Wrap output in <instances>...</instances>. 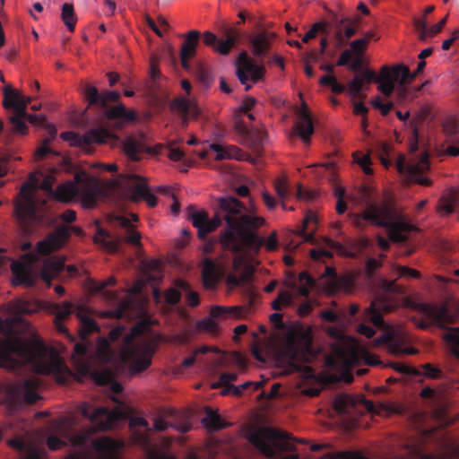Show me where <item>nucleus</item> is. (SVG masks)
<instances>
[{
  "label": "nucleus",
  "mask_w": 459,
  "mask_h": 459,
  "mask_svg": "<svg viewBox=\"0 0 459 459\" xmlns=\"http://www.w3.org/2000/svg\"><path fill=\"white\" fill-rule=\"evenodd\" d=\"M115 221L118 226L125 230L126 241L134 246L140 247L142 236L135 230L134 225L132 221L125 216H117Z\"/></svg>",
  "instance_id": "f704fd0d"
},
{
  "label": "nucleus",
  "mask_w": 459,
  "mask_h": 459,
  "mask_svg": "<svg viewBox=\"0 0 459 459\" xmlns=\"http://www.w3.org/2000/svg\"><path fill=\"white\" fill-rule=\"evenodd\" d=\"M46 450L36 446H30L25 451V459H45Z\"/></svg>",
  "instance_id": "774afa93"
},
{
  "label": "nucleus",
  "mask_w": 459,
  "mask_h": 459,
  "mask_svg": "<svg viewBox=\"0 0 459 459\" xmlns=\"http://www.w3.org/2000/svg\"><path fill=\"white\" fill-rule=\"evenodd\" d=\"M200 156L203 159L208 158L210 156H214L216 160H250L254 162V159L251 158L248 154L244 152L237 146L233 145H226L222 146L221 144L212 143L209 145V148L200 152Z\"/></svg>",
  "instance_id": "aec40b11"
},
{
  "label": "nucleus",
  "mask_w": 459,
  "mask_h": 459,
  "mask_svg": "<svg viewBox=\"0 0 459 459\" xmlns=\"http://www.w3.org/2000/svg\"><path fill=\"white\" fill-rule=\"evenodd\" d=\"M50 140L49 138H46L42 144L38 147L37 151H36V155L39 159H45L48 156H56L58 155V153L55 151H53L51 148H49L48 144L50 143Z\"/></svg>",
  "instance_id": "338daca9"
},
{
  "label": "nucleus",
  "mask_w": 459,
  "mask_h": 459,
  "mask_svg": "<svg viewBox=\"0 0 459 459\" xmlns=\"http://www.w3.org/2000/svg\"><path fill=\"white\" fill-rule=\"evenodd\" d=\"M61 19L64 24L70 31L74 30L75 23L77 21L74 8L72 4L65 3L61 8Z\"/></svg>",
  "instance_id": "c03bdc74"
},
{
  "label": "nucleus",
  "mask_w": 459,
  "mask_h": 459,
  "mask_svg": "<svg viewBox=\"0 0 459 459\" xmlns=\"http://www.w3.org/2000/svg\"><path fill=\"white\" fill-rule=\"evenodd\" d=\"M251 273L249 270H246L239 276L230 273L226 278V283L229 288L234 289L247 283L250 279Z\"/></svg>",
  "instance_id": "5fc2aeb1"
},
{
  "label": "nucleus",
  "mask_w": 459,
  "mask_h": 459,
  "mask_svg": "<svg viewBox=\"0 0 459 459\" xmlns=\"http://www.w3.org/2000/svg\"><path fill=\"white\" fill-rule=\"evenodd\" d=\"M321 459H368L361 451H342L327 453Z\"/></svg>",
  "instance_id": "09e8293b"
},
{
  "label": "nucleus",
  "mask_w": 459,
  "mask_h": 459,
  "mask_svg": "<svg viewBox=\"0 0 459 459\" xmlns=\"http://www.w3.org/2000/svg\"><path fill=\"white\" fill-rule=\"evenodd\" d=\"M171 109L181 114L183 117L184 123L187 119V116L190 114L191 103L185 97H178L173 100L171 102Z\"/></svg>",
  "instance_id": "de8ad7c7"
},
{
  "label": "nucleus",
  "mask_w": 459,
  "mask_h": 459,
  "mask_svg": "<svg viewBox=\"0 0 459 459\" xmlns=\"http://www.w3.org/2000/svg\"><path fill=\"white\" fill-rule=\"evenodd\" d=\"M83 93L89 108H100L105 118L118 121L119 127L123 124L134 122L137 118L134 110L126 109V106L122 103L115 106L108 105L109 102H117L119 100L120 93L117 91L106 90L100 92L97 87L87 84L84 87Z\"/></svg>",
  "instance_id": "9b49d317"
},
{
  "label": "nucleus",
  "mask_w": 459,
  "mask_h": 459,
  "mask_svg": "<svg viewBox=\"0 0 459 459\" xmlns=\"http://www.w3.org/2000/svg\"><path fill=\"white\" fill-rule=\"evenodd\" d=\"M361 197L367 206L361 214L355 215V223L359 226L361 221H369L372 224L387 229L390 238L395 242H403L407 239V234L414 230V226L401 217H396L394 212L388 205L378 206L371 203L369 191L366 186L360 189Z\"/></svg>",
  "instance_id": "423d86ee"
},
{
  "label": "nucleus",
  "mask_w": 459,
  "mask_h": 459,
  "mask_svg": "<svg viewBox=\"0 0 459 459\" xmlns=\"http://www.w3.org/2000/svg\"><path fill=\"white\" fill-rule=\"evenodd\" d=\"M319 83L323 86H329L333 93L341 94L348 92V84L344 85L337 81L334 74H325L319 79Z\"/></svg>",
  "instance_id": "a18cd8bd"
},
{
  "label": "nucleus",
  "mask_w": 459,
  "mask_h": 459,
  "mask_svg": "<svg viewBox=\"0 0 459 459\" xmlns=\"http://www.w3.org/2000/svg\"><path fill=\"white\" fill-rule=\"evenodd\" d=\"M219 205L220 211L212 220L205 212L196 211L193 205L186 208L187 218L197 229L199 238H205L225 221L227 228L220 237L223 248L236 254L241 253L245 247L258 252L264 244V238L254 230L264 225V219L247 214L246 206L235 197H221Z\"/></svg>",
  "instance_id": "f03ea898"
},
{
  "label": "nucleus",
  "mask_w": 459,
  "mask_h": 459,
  "mask_svg": "<svg viewBox=\"0 0 459 459\" xmlns=\"http://www.w3.org/2000/svg\"><path fill=\"white\" fill-rule=\"evenodd\" d=\"M39 385L40 380L36 377H31L11 385L8 388V394L16 403L23 402L33 404L40 398L37 393Z\"/></svg>",
  "instance_id": "6ab92c4d"
},
{
  "label": "nucleus",
  "mask_w": 459,
  "mask_h": 459,
  "mask_svg": "<svg viewBox=\"0 0 459 459\" xmlns=\"http://www.w3.org/2000/svg\"><path fill=\"white\" fill-rule=\"evenodd\" d=\"M345 193V188L343 186L337 184L334 185L333 195L337 197L336 212L339 214L344 213L347 209V204L344 201Z\"/></svg>",
  "instance_id": "bf43d9fd"
},
{
  "label": "nucleus",
  "mask_w": 459,
  "mask_h": 459,
  "mask_svg": "<svg viewBox=\"0 0 459 459\" xmlns=\"http://www.w3.org/2000/svg\"><path fill=\"white\" fill-rule=\"evenodd\" d=\"M248 440L264 455L271 459H299L298 454H283L294 452L296 443H306L303 439H296L287 432L272 428H263L250 432Z\"/></svg>",
  "instance_id": "6e6552de"
},
{
  "label": "nucleus",
  "mask_w": 459,
  "mask_h": 459,
  "mask_svg": "<svg viewBox=\"0 0 459 459\" xmlns=\"http://www.w3.org/2000/svg\"><path fill=\"white\" fill-rule=\"evenodd\" d=\"M73 305L70 302H64L56 305L55 308V320L64 321L73 313Z\"/></svg>",
  "instance_id": "e2e57ef3"
},
{
  "label": "nucleus",
  "mask_w": 459,
  "mask_h": 459,
  "mask_svg": "<svg viewBox=\"0 0 459 459\" xmlns=\"http://www.w3.org/2000/svg\"><path fill=\"white\" fill-rule=\"evenodd\" d=\"M94 241L108 253H116L118 251L120 240L112 238L110 233L104 229H98Z\"/></svg>",
  "instance_id": "e433bc0d"
},
{
  "label": "nucleus",
  "mask_w": 459,
  "mask_h": 459,
  "mask_svg": "<svg viewBox=\"0 0 459 459\" xmlns=\"http://www.w3.org/2000/svg\"><path fill=\"white\" fill-rule=\"evenodd\" d=\"M60 137L71 145L81 147L85 152H89V146L91 144H101L107 143L111 137V134L103 127L91 128L82 135L73 132L66 131L60 134Z\"/></svg>",
  "instance_id": "dca6fc26"
},
{
  "label": "nucleus",
  "mask_w": 459,
  "mask_h": 459,
  "mask_svg": "<svg viewBox=\"0 0 459 459\" xmlns=\"http://www.w3.org/2000/svg\"><path fill=\"white\" fill-rule=\"evenodd\" d=\"M126 327L124 325H117L114 327L108 334V340H103L102 345L105 349L109 348V342H117L118 341L125 333Z\"/></svg>",
  "instance_id": "0e129e2a"
},
{
  "label": "nucleus",
  "mask_w": 459,
  "mask_h": 459,
  "mask_svg": "<svg viewBox=\"0 0 459 459\" xmlns=\"http://www.w3.org/2000/svg\"><path fill=\"white\" fill-rule=\"evenodd\" d=\"M125 443L108 436L95 437L91 449L70 453L65 459H124Z\"/></svg>",
  "instance_id": "ddd939ff"
},
{
  "label": "nucleus",
  "mask_w": 459,
  "mask_h": 459,
  "mask_svg": "<svg viewBox=\"0 0 459 459\" xmlns=\"http://www.w3.org/2000/svg\"><path fill=\"white\" fill-rule=\"evenodd\" d=\"M364 82L368 83L378 82H380V77L373 70L366 68L348 82V93L352 98H359L363 90Z\"/></svg>",
  "instance_id": "cd10ccee"
},
{
  "label": "nucleus",
  "mask_w": 459,
  "mask_h": 459,
  "mask_svg": "<svg viewBox=\"0 0 459 459\" xmlns=\"http://www.w3.org/2000/svg\"><path fill=\"white\" fill-rule=\"evenodd\" d=\"M94 381L100 385H108L111 383V391L114 394H118L123 391V386L118 382H112V373L108 370L103 371H93L91 376Z\"/></svg>",
  "instance_id": "58836bf2"
},
{
  "label": "nucleus",
  "mask_w": 459,
  "mask_h": 459,
  "mask_svg": "<svg viewBox=\"0 0 459 459\" xmlns=\"http://www.w3.org/2000/svg\"><path fill=\"white\" fill-rule=\"evenodd\" d=\"M332 22L335 28V38L341 43L355 35L356 28L351 25L348 17L334 14Z\"/></svg>",
  "instance_id": "473e14b6"
},
{
  "label": "nucleus",
  "mask_w": 459,
  "mask_h": 459,
  "mask_svg": "<svg viewBox=\"0 0 459 459\" xmlns=\"http://www.w3.org/2000/svg\"><path fill=\"white\" fill-rule=\"evenodd\" d=\"M203 424L212 431L226 429L229 423L225 422L221 416L211 409L207 410L206 416L202 420Z\"/></svg>",
  "instance_id": "79ce46f5"
},
{
  "label": "nucleus",
  "mask_w": 459,
  "mask_h": 459,
  "mask_svg": "<svg viewBox=\"0 0 459 459\" xmlns=\"http://www.w3.org/2000/svg\"><path fill=\"white\" fill-rule=\"evenodd\" d=\"M150 84L145 82V105L150 104L155 109L162 108L167 101L168 93L164 85L165 77L159 67V58L152 56L150 58Z\"/></svg>",
  "instance_id": "2eb2a0df"
},
{
  "label": "nucleus",
  "mask_w": 459,
  "mask_h": 459,
  "mask_svg": "<svg viewBox=\"0 0 459 459\" xmlns=\"http://www.w3.org/2000/svg\"><path fill=\"white\" fill-rule=\"evenodd\" d=\"M202 278L206 289H214L218 283V268L210 258H205L203 263Z\"/></svg>",
  "instance_id": "72a5a7b5"
},
{
  "label": "nucleus",
  "mask_w": 459,
  "mask_h": 459,
  "mask_svg": "<svg viewBox=\"0 0 459 459\" xmlns=\"http://www.w3.org/2000/svg\"><path fill=\"white\" fill-rule=\"evenodd\" d=\"M262 386V382L247 381L239 385H229V388H232V394L236 396H239L244 394L246 390L252 387L253 390H258Z\"/></svg>",
  "instance_id": "69168bd1"
},
{
  "label": "nucleus",
  "mask_w": 459,
  "mask_h": 459,
  "mask_svg": "<svg viewBox=\"0 0 459 459\" xmlns=\"http://www.w3.org/2000/svg\"><path fill=\"white\" fill-rule=\"evenodd\" d=\"M420 313L425 316L418 326L421 329H428L431 325H436L441 329H446L444 335V340L450 347L452 354L459 359V327H447L449 324L453 323V315L449 311L446 304L434 305V304H420Z\"/></svg>",
  "instance_id": "f8f14e48"
},
{
  "label": "nucleus",
  "mask_w": 459,
  "mask_h": 459,
  "mask_svg": "<svg viewBox=\"0 0 459 459\" xmlns=\"http://www.w3.org/2000/svg\"><path fill=\"white\" fill-rule=\"evenodd\" d=\"M403 183L405 186H410L411 184H419V185L427 186H430L432 183V181L429 178L423 177L425 174L411 173V174H403Z\"/></svg>",
  "instance_id": "4d7b16f0"
},
{
  "label": "nucleus",
  "mask_w": 459,
  "mask_h": 459,
  "mask_svg": "<svg viewBox=\"0 0 459 459\" xmlns=\"http://www.w3.org/2000/svg\"><path fill=\"white\" fill-rule=\"evenodd\" d=\"M69 237L66 227H60L55 232L49 234L45 239L38 242L37 251L39 255H47L58 249L64 239Z\"/></svg>",
  "instance_id": "a878e982"
},
{
  "label": "nucleus",
  "mask_w": 459,
  "mask_h": 459,
  "mask_svg": "<svg viewBox=\"0 0 459 459\" xmlns=\"http://www.w3.org/2000/svg\"><path fill=\"white\" fill-rule=\"evenodd\" d=\"M116 283L114 277H109L106 281H99L94 283L93 291L102 292L106 299L111 301H117V296L116 293L110 290H105L108 286H113Z\"/></svg>",
  "instance_id": "8fccbe9b"
},
{
  "label": "nucleus",
  "mask_w": 459,
  "mask_h": 459,
  "mask_svg": "<svg viewBox=\"0 0 459 459\" xmlns=\"http://www.w3.org/2000/svg\"><path fill=\"white\" fill-rule=\"evenodd\" d=\"M143 317H140L136 325L126 334L121 348L120 357L125 363L132 364L138 372L143 371Z\"/></svg>",
  "instance_id": "4468645a"
},
{
  "label": "nucleus",
  "mask_w": 459,
  "mask_h": 459,
  "mask_svg": "<svg viewBox=\"0 0 459 459\" xmlns=\"http://www.w3.org/2000/svg\"><path fill=\"white\" fill-rule=\"evenodd\" d=\"M9 130L13 134H26L28 132L25 117L13 114L9 118Z\"/></svg>",
  "instance_id": "3c124183"
},
{
  "label": "nucleus",
  "mask_w": 459,
  "mask_h": 459,
  "mask_svg": "<svg viewBox=\"0 0 459 459\" xmlns=\"http://www.w3.org/2000/svg\"><path fill=\"white\" fill-rule=\"evenodd\" d=\"M182 294L186 295V302L189 307H195L199 305V294L183 279L175 280L173 285L165 290V302L171 307L176 306L180 302Z\"/></svg>",
  "instance_id": "a211bd4d"
},
{
  "label": "nucleus",
  "mask_w": 459,
  "mask_h": 459,
  "mask_svg": "<svg viewBox=\"0 0 459 459\" xmlns=\"http://www.w3.org/2000/svg\"><path fill=\"white\" fill-rule=\"evenodd\" d=\"M441 440L435 429L424 430L416 436L398 437L390 446L387 455L390 459H459V444L450 445L447 453L434 455L432 446H438Z\"/></svg>",
  "instance_id": "20e7f679"
},
{
  "label": "nucleus",
  "mask_w": 459,
  "mask_h": 459,
  "mask_svg": "<svg viewBox=\"0 0 459 459\" xmlns=\"http://www.w3.org/2000/svg\"><path fill=\"white\" fill-rule=\"evenodd\" d=\"M221 33L225 39H220L219 44L215 47V51L221 55H227L240 39L241 32L237 28L223 25Z\"/></svg>",
  "instance_id": "7c9ffc66"
},
{
  "label": "nucleus",
  "mask_w": 459,
  "mask_h": 459,
  "mask_svg": "<svg viewBox=\"0 0 459 459\" xmlns=\"http://www.w3.org/2000/svg\"><path fill=\"white\" fill-rule=\"evenodd\" d=\"M275 192L281 199L287 198L290 194V188L286 177H278L273 180Z\"/></svg>",
  "instance_id": "864d4df0"
},
{
  "label": "nucleus",
  "mask_w": 459,
  "mask_h": 459,
  "mask_svg": "<svg viewBox=\"0 0 459 459\" xmlns=\"http://www.w3.org/2000/svg\"><path fill=\"white\" fill-rule=\"evenodd\" d=\"M3 106L4 108L12 107L13 114L25 117L27 116V105L31 101V97H24L19 95L10 84L6 85L4 90Z\"/></svg>",
  "instance_id": "b1692460"
},
{
  "label": "nucleus",
  "mask_w": 459,
  "mask_h": 459,
  "mask_svg": "<svg viewBox=\"0 0 459 459\" xmlns=\"http://www.w3.org/2000/svg\"><path fill=\"white\" fill-rule=\"evenodd\" d=\"M152 325V318L149 316L147 311L145 310V370L150 367L152 363L151 355L152 351L148 337V328Z\"/></svg>",
  "instance_id": "680f3d73"
},
{
  "label": "nucleus",
  "mask_w": 459,
  "mask_h": 459,
  "mask_svg": "<svg viewBox=\"0 0 459 459\" xmlns=\"http://www.w3.org/2000/svg\"><path fill=\"white\" fill-rule=\"evenodd\" d=\"M74 350V359H77L75 363L77 364L78 372L83 377L91 376L94 370L91 369L90 363L85 360L88 351L87 346L82 343H76Z\"/></svg>",
  "instance_id": "c9c22d12"
},
{
  "label": "nucleus",
  "mask_w": 459,
  "mask_h": 459,
  "mask_svg": "<svg viewBox=\"0 0 459 459\" xmlns=\"http://www.w3.org/2000/svg\"><path fill=\"white\" fill-rule=\"evenodd\" d=\"M413 25L418 31L420 40L425 41L429 38V30L426 17H415L413 19Z\"/></svg>",
  "instance_id": "13d9d810"
},
{
  "label": "nucleus",
  "mask_w": 459,
  "mask_h": 459,
  "mask_svg": "<svg viewBox=\"0 0 459 459\" xmlns=\"http://www.w3.org/2000/svg\"><path fill=\"white\" fill-rule=\"evenodd\" d=\"M74 312L80 321V336L82 340H85L89 334L94 332H100V326L91 317V312L88 307L80 305Z\"/></svg>",
  "instance_id": "c85d7f7f"
},
{
  "label": "nucleus",
  "mask_w": 459,
  "mask_h": 459,
  "mask_svg": "<svg viewBox=\"0 0 459 459\" xmlns=\"http://www.w3.org/2000/svg\"><path fill=\"white\" fill-rule=\"evenodd\" d=\"M65 268V259L63 257L51 256L43 262L40 276L49 287L52 280L58 278Z\"/></svg>",
  "instance_id": "bb28decb"
},
{
  "label": "nucleus",
  "mask_w": 459,
  "mask_h": 459,
  "mask_svg": "<svg viewBox=\"0 0 459 459\" xmlns=\"http://www.w3.org/2000/svg\"><path fill=\"white\" fill-rule=\"evenodd\" d=\"M236 66V75L239 82L246 85L245 91H249L252 87L251 84H247L249 80L256 83L264 78L265 74L264 66L248 57L245 52L239 54Z\"/></svg>",
  "instance_id": "f3484780"
},
{
  "label": "nucleus",
  "mask_w": 459,
  "mask_h": 459,
  "mask_svg": "<svg viewBox=\"0 0 459 459\" xmlns=\"http://www.w3.org/2000/svg\"><path fill=\"white\" fill-rule=\"evenodd\" d=\"M198 30H190L186 36L180 49V60L184 68L189 67V58L195 55V49L200 39Z\"/></svg>",
  "instance_id": "c756f323"
},
{
  "label": "nucleus",
  "mask_w": 459,
  "mask_h": 459,
  "mask_svg": "<svg viewBox=\"0 0 459 459\" xmlns=\"http://www.w3.org/2000/svg\"><path fill=\"white\" fill-rule=\"evenodd\" d=\"M112 400L117 403L113 410L103 406L93 409L91 405L84 403L80 408L81 413L100 430L111 429L121 421H128L133 440L139 445H143V434L139 429L143 426V417L137 416L134 407L119 401L117 398L112 397Z\"/></svg>",
  "instance_id": "39448f33"
},
{
  "label": "nucleus",
  "mask_w": 459,
  "mask_h": 459,
  "mask_svg": "<svg viewBox=\"0 0 459 459\" xmlns=\"http://www.w3.org/2000/svg\"><path fill=\"white\" fill-rule=\"evenodd\" d=\"M293 299L294 297L290 292L281 290L279 292L277 299L272 302V307L273 309L279 311L281 309L282 306H291Z\"/></svg>",
  "instance_id": "6e6d98bb"
},
{
  "label": "nucleus",
  "mask_w": 459,
  "mask_h": 459,
  "mask_svg": "<svg viewBox=\"0 0 459 459\" xmlns=\"http://www.w3.org/2000/svg\"><path fill=\"white\" fill-rule=\"evenodd\" d=\"M179 413L170 407L158 408L152 415V427H150L145 419V459H177L167 451H155L152 449L150 433L152 430L165 431L169 428L175 429L180 433H186L191 429L187 420H179Z\"/></svg>",
  "instance_id": "9d476101"
},
{
  "label": "nucleus",
  "mask_w": 459,
  "mask_h": 459,
  "mask_svg": "<svg viewBox=\"0 0 459 459\" xmlns=\"http://www.w3.org/2000/svg\"><path fill=\"white\" fill-rule=\"evenodd\" d=\"M295 132L305 143H310V137L314 134V125L306 102L302 103V107L298 111Z\"/></svg>",
  "instance_id": "393cba45"
},
{
  "label": "nucleus",
  "mask_w": 459,
  "mask_h": 459,
  "mask_svg": "<svg viewBox=\"0 0 459 459\" xmlns=\"http://www.w3.org/2000/svg\"><path fill=\"white\" fill-rule=\"evenodd\" d=\"M276 34L268 30H261L250 37V51L258 60L264 59L271 48L272 41Z\"/></svg>",
  "instance_id": "4be33fe9"
},
{
  "label": "nucleus",
  "mask_w": 459,
  "mask_h": 459,
  "mask_svg": "<svg viewBox=\"0 0 459 459\" xmlns=\"http://www.w3.org/2000/svg\"><path fill=\"white\" fill-rule=\"evenodd\" d=\"M91 431L90 429H82L74 433H65V437L67 443L73 447H84L89 442L91 445Z\"/></svg>",
  "instance_id": "4c0bfd02"
},
{
  "label": "nucleus",
  "mask_w": 459,
  "mask_h": 459,
  "mask_svg": "<svg viewBox=\"0 0 459 459\" xmlns=\"http://www.w3.org/2000/svg\"><path fill=\"white\" fill-rule=\"evenodd\" d=\"M29 366L34 372L52 375L62 385L68 384L74 374L65 361L49 351L39 340L9 337L0 341V368L19 371Z\"/></svg>",
  "instance_id": "7ed1b4c3"
},
{
  "label": "nucleus",
  "mask_w": 459,
  "mask_h": 459,
  "mask_svg": "<svg viewBox=\"0 0 459 459\" xmlns=\"http://www.w3.org/2000/svg\"><path fill=\"white\" fill-rule=\"evenodd\" d=\"M380 82H378V91L385 97H390L394 91V82L390 76V68L384 65L380 70Z\"/></svg>",
  "instance_id": "ea45409f"
},
{
  "label": "nucleus",
  "mask_w": 459,
  "mask_h": 459,
  "mask_svg": "<svg viewBox=\"0 0 459 459\" xmlns=\"http://www.w3.org/2000/svg\"><path fill=\"white\" fill-rule=\"evenodd\" d=\"M25 120H28L32 125L39 126L46 128L51 134L52 138H54L56 134V126L47 120V117L44 114L27 113V116H25Z\"/></svg>",
  "instance_id": "37998d69"
},
{
  "label": "nucleus",
  "mask_w": 459,
  "mask_h": 459,
  "mask_svg": "<svg viewBox=\"0 0 459 459\" xmlns=\"http://www.w3.org/2000/svg\"><path fill=\"white\" fill-rule=\"evenodd\" d=\"M239 309L238 307H227L221 306L213 307L211 309V317L206 318L200 322L199 325L202 329L211 333H216L219 330L218 324L216 323V318H227V317H235L239 316Z\"/></svg>",
  "instance_id": "5701e85b"
},
{
  "label": "nucleus",
  "mask_w": 459,
  "mask_h": 459,
  "mask_svg": "<svg viewBox=\"0 0 459 459\" xmlns=\"http://www.w3.org/2000/svg\"><path fill=\"white\" fill-rule=\"evenodd\" d=\"M237 378V373L224 372L220 376L219 381L217 383L212 384V387L219 388L224 386L225 390L222 391V394H226L230 390L232 391V388H229V385H233L231 382L236 381Z\"/></svg>",
  "instance_id": "603ef678"
},
{
  "label": "nucleus",
  "mask_w": 459,
  "mask_h": 459,
  "mask_svg": "<svg viewBox=\"0 0 459 459\" xmlns=\"http://www.w3.org/2000/svg\"><path fill=\"white\" fill-rule=\"evenodd\" d=\"M359 403H363L368 411H372L374 408V404L366 400L364 396L354 397L347 394L336 395L333 402V407L338 414L350 417Z\"/></svg>",
  "instance_id": "412c9836"
},
{
  "label": "nucleus",
  "mask_w": 459,
  "mask_h": 459,
  "mask_svg": "<svg viewBox=\"0 0 459 459\" xmlns=\"http://www.w3.org/2000/svg\"><path fill=\"white\" fill-rule=\"evenodd\" d=\"M123 151L130 160L136 161L140 160V144L133 137H128L123 143Z\"/></svg>",
  "instance_id": "49530a36"
},
{
  "label": "nucleus",
  "mask_w": 459,
  "mask_h": 459,
  "mask_svg": "<svg viewBox=\"0 0 459 459\" xmlns=\"http://www.w3.org/2000/svg\"><path fill=\"white\" fill-rule=\"evenodd\" d=\"M392 307L383 299H376L368 307L365 309L364 317L371 322L374 326L385 330V332L376 339L377 345H385L388 351L394 355L413 354L415 350L408 347L407 334L394 326H386L383 319L382 313L389 312Z\"/></svg>",
  "instance_id": "0eeeda50"
},
{
  "label": "nucleus",
  "mask_w": 459,
  "mask_h": 459,
  "mask_svg": "<svg viewBox=\"0 0 459 459\" xmlns=\"http://www.w3.org/2000/svg\"><path fill=\"white\" fill-rule=\"evenodd\" d=\"M157 193H159L160 195H162L172 197L174 202L170 207L171 213L175 216L178 215V213L180 212V204L176 199V196H175L174 193L172 192V189L167 186H160L157 187Z\"/></svg>",
  "instance_id": "052dcab7"
},
{
  "label": "nucleus",
  "mask_w": 459,
  "mask_h": 459,
  "mask_svg": "<svg viewBox=\"0 0 459 459\" xmlns=\"http://www.w3.org/2000/svg\"><path fill=\"white\" fill-rule=\"evenodd\" d=\"M312 342L310 328L301 327L289 335L278 359L279 365L285 368L284 374L302 370V363L313 355Z\"/></svg>",
  "instance_id": "1a4fd4ad"
},
{
  "label": "nucleus",
  "mask_w": 459,
  "mask_h": 459,
  "mask_svg": "<svg viewBox=\"0 0 459 459\" xmlns=\"http://www.w3.org/2000/svg\"><path fill=\"white\" fill-rule=\"evenodd\" d=\"M55 174H29L14 201V212L21 224L26 226L36 219L37 193L48 191L57 201H80L85 208H93L98 199L130 197L134 201L143 199V179L139 174H117L113 179L101 180L93 174H74V181L60 184L54 191Z\"/></svg>",
  "instance_id": "f257e3e1"
},
{
  "label": "nucleus",
  "mask_w": 459,
  "mask_h": 459,
  "mask_svg": "<svg viewBox=\"0 0 459 459\" xmlns=\"http://www.w3.org/2000/svg\"><path fill=\"white\" fill-rule=\"evenodd\" d=\"M390 76L394 82L401 78L400 86L403 87L406 82L416 77V73H411L407 65L400 64L390 68Z\"/></svg>",
  "instance_id": "a19ab883"
},
{
  "label": "nucleus",
  "mask_w": 459,
  "mask_h": 459,
  "mask_svg": "<svg viewBox=\"0 0 459 459\" xmlns=\"http://www.w3.org/2000/svg\"><path fill=\"white\" fill-rule=\"evenodd\" d=\"M11 270L13 274V282L14 285L23 284L30 287L34 284V278L27 263L13 261Z\"/></svg>",
  "instance_id": "2f4dec72"
}]
</instances>
